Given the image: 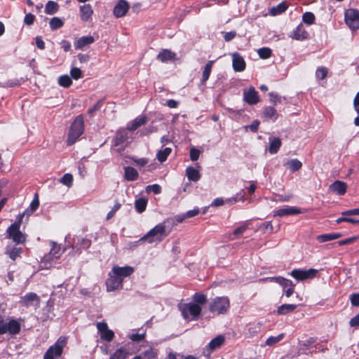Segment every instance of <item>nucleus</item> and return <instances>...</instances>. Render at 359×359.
<instances>
[{
  "label": "nucleus",
  "instance_id": "1",
  "mask_svg": "<svg viewBox=\"0 0 359 359\" xmlns=\"http://www.w3.org/2000/svg\"><path fill=\"white\" fill-rule=\"evenodd\" d=\"M167 226L168 225L166 224L165 222L163 221L149 231L144 236L141 238L140 241H147L149 243L163 241L170 233V231H166Z\"/></svg>",
  "mask_w": 359,
  "mask_h": 359
},
{
  "label": "nucleus",
  "instance_id": "2",
  "mask_svg": "<svg viewBox=\"0 0 359 359\" xmlns=\"http://www.w3.org/2000/svg\"><path fill=\"white\" fill-rule=\"evenodd\" d=\"M85 129L84 119L82 115L77 116L72 123L68 133L67 144H74L79 137L83 133Z\"/></svg>",
  "mask_w": 359,
  "mask_h": 359
},
{
  "label": "nucleus",
  "instance_id": "3",
  "mask_svg": "<svg viewBox=\"0 0 359 359\" xmlns=\"http://www.w3.org/2000/svg\"><path fill=\"white\" fill-rule=\"evenodd\" d=\"M67 344V337L65 336L60 337L55 344L48 348L43 355V359H54V358L61 356Z\"/></svg>",
  "mask_w": 359,
  "mask_h": 359
},
{
  "label": "nucleus",
  "instance_id": "4",
  "mask_svg": "<svg viewBox=\"0 0 359 359\" xmlns=\"http://www.w3.org/2000/svg\"><path fill=\"white\" fill-rule=\"evenodd\" d=\"M230 307L229 299L227 297H217L209 304V311L217 315L226 313Z\"/></svg>",
  "mask_w": 359,
  "mask_h": 359
},
{
  "label": "nucleus",
  "instance_id": "5",
  "mask_svg": "<svg viewBox=\"0 0 359 359\" xmlns=\"http://www.w3.org/2000/svg\"><path fill=\"white\" fill-rule=\"evenodd\" d=\"M20 323L15 319L11 318L7 323H4V317L0 313V335L8 333L11 335H16L20 332Z\"/></svg>",
  "mask_w": 359,
  "mask_h": 359
},
{
  "label": "nucleus",
  "instance_id": "6",
  "mask_svg": "<svg viewBox=\"0 0 359 359\" xmlns=\"http://www.w3.org/2000/svg\"><path fill=\"white\" fill-rule=\"evenodd\" d=\"M178 307L185 320L189 319V315L193 320H197L202 311L201 306L192 302L179 304Z\"/></svg>",
  "mask_w": 359,
  "mask_h": 359
},
{
  "label": "nucleus",
  "instance_id": "7",
  "mask_svg": "<svg viewBox=\"0 0 359 359\" xmlns=\"http://www.w3.org/2000/svg\"><path fill=\"white\" fill-rule=\"evenodd\" d=\"M344 20L351 30L359 29V11L355 8H349L345 11Z\"/></svg>",
  "mask_w": 359,
  "mask_h": 359
},
{
  "label": "nucleus",
  "instance_id": "8",
  "mask_svg": "<svg viewBox=\"0 0 359 359\" xmlns=\"http://www.w3.org/2000/svg\"><path fill=\"white\" fill-rule=\"evenodd\" d=\"M318 273V271L315 269H309L307 270L295 269L290 271V275L297 281H303L314 278Z\"/></svg>",
  "mask_w": 359,
  "mask_h": 359
},
{
  "label": "nucleus",
  "instance_id": "9",
  "mask_svg": "<svg viewBox=\"0 0 359 359\" xmlns=\"http://www.w3.org/2000/svg\"><path fill=\"white\" fill-rule=\"evenodd\" d=\"M224 341L225 337L224 335H217L203 348V354L207 357L210 356L211 353L219 348L224 344Z\"/></svg>",
  "mask_w": 359,
  "mask_h": 359
},
{
  "label": "nucleus",
  "instance_id": "10",
  "mask_svg": "<svg viewBox=\"0 0 359 359\" xmlns=\"http://www.w3.org/2000/svg\"><path fill=\"white\" fill-rule=\"evenodd\" d=\"M20 227L10 226L7 229V237L12 239L16 244H23L26 241V236L20 231Z\"/></svg>",
  "mask_w": 359,
  "mask_h": 359
},
{
  "label": "nucleus",
  "instance_id": "11",
  "mask_svg": "<svg viewBox=\"0 0 359 359\" xmlns=\"http://www.w3.org/2000/svg\"><path fill=\"white\" fill-rule=\"evenodd\" d=\"M128 130L127 128H121L116 131L113 139V145L115 147L123 149L126 146V142L129 138Z\"/></svg>",
  "mask_w": 359,
  "mask_h": 359
},
{
  "label": "nucleus",
  "instance_id": "12",
  "mask_svg": "<svg viewBox=\"0 0 359 359\" xmlns=\"http://www.w3.org/2000/svg\"><path fill=\"white\" fill-rule=\"evenodd\" d=\"M97 329L102 340L110 342L114 339V332L109 329L107 323L104 321L97 323Z\"/></svg>",
  "mask_w": 359,
  "mask_h": 359
},
{
  "label": "nucleus",
  "instance_id": "13",
  "mask_svg": "<svg viewBox=\"0 0 359 359\" xmlns=\"http://www.w3.org/2000/svg\"><path fill=\"white\" fill-rule=\"evenodd\" d=\"M123 280L112 272L109 273V277L106 280V287L108 292L114 291L123 287Z\"/></svg>",
  "mask_w": 359,
  "mask_h": 359
},
{
  "label": "nucleus",
  "instance_id": "14",
  "mask_svg": "<svg viewBox=\"0 0 359 359\" xmlns=\"http://www.w3.org/2000/svg\"><path fill=\"white\" fill-rule=\"evenodd\" d=\"M243 100L250 105L256 104L260 101L258 93L254 87L250 86L247 91H244Z\"/></svg>",
  "mask_w": 359,
  "mask_h": 359
},
{
  "label": "nucleus",
  "instance_id": "15",
  "mask_svg": "<svg viewBox=\"0 0 359 359\" xmlns=\"http://www.w3.org/2000/svg\"><path fill=\"white\" fill-rule=\"evenodd\" d=\"M292 39L304 41L309 38V34L300 23L289 35Z\"/></svg>",
  "mask_w": 359,
  "mask_h": 359
},
{
  "label": "nucleus",
  "instance_id": "16",
  "mask_svg": "<svg viewBox=\"0 0 359 359\" xmlns=\"http://www.w3.org/2000/svg\"><path fill=\"white\" fill-rule=\"evenodd\" d=\"M111 272L123 280L124 278L128 277L133 273L134 268L130 266H114L111 269Z\"/></svg>",
  "mask_w": 359,
  "mask_h": 359
},
{
  "label": "nucleus",
  "instance_id": "17",
  "mask_svg": "<svg viewBox=\"0 0 359 359\" xmlns=\"http://www.w3.org/2000/svg\"><path fill=\"white\" fill-rule=\"evenodd\" d=\"M232 65L235 72H243L245 70L246 64L243 56L238 53L232 54Z\"/></svg>",
  "mask_w": 359,
  "mask_h": 359
},
{
  "label": "nucleus",
  "instance_id": "18",
  "mask_svg": "<svg viewBox=\"0 0 359 359\" xmlns=\"http://www.w3.org/2000/svg\"><path fill=\"white\" fill-rule=\"evenodd\" d=\"M129 8V4L126 0H120L114 8V15L116 18L123 17L128 13Z\"/></svg>",
  "mask_w": 359,
  "mask_h": 359
},
{
  "label": "nucleus",
  "instance_id": "19",
  "mask_svg": "<svg viewBox=\"0 0 359 359\" xmlns=\"http://www.w3.org/2000/svg\"><path fill=\"white\" fill-rule=\"evenodd\" d=\"M156 58L163 63L175 62L177 60L176 53L168 49H162L157 55Z\"/></svg>",
  "mask_w": 359,
  "mask_h": 359
},
{
  "label": "nucleus",
  "instance_id": "20",
  "mask_svg": "<svg viewBox=\"0 0 359 359\" xmlns=\"http://www.w3.org/2000/svg\"><path fill=\"white\" fill-rule=\"evenodd\" d=\"M39 304L40 302V297L34 292H28L21 297L20 303L25 306H30L33 303Z\"/></svg>",
  "mask_w": 359,
  "mask_h": 359
},
{
  "label": "nucleus",
  "instance_id": "21",
  "mask_svg": "<svg viewBox=\"0 0 359 359\" xmlns=\"http://www.w3.org/2000/svg\"><path fill=\"white\" fill-rule=\"evenodd\" d=\"M330 190L337 195L345 194L347 190V184L342 181L337 180L330 186Z\"/></svg>",
  "mask_w": 359,
  "mask_h": 359
},
{
  "label": "nucleus",
  "instance_id": "22",
  "mask_svg": "<svg viewBox=\"0 0 359 359\" xmlns=\"http://www.w3.org/2000/svg\"><path fill=\"white\" fill-rule=\"evenodd\" d=\"M95 39L92 36H85L79 38L74 42V48L76 50H82L84 47L88 46L94 43Z\"/></svg>",
  "mask_w": 359,
  "mask_h": 359
},
{
  "label": "nucleus",
  "instance_id": "23",
  "mask_svg": "<svg viewBox=\"0 0 359 359\" xmlns=\"http://www.w3.org/2000/svg\"><path fill=\"white\" fill-rule=\"evenodd\" d=\"M302 213L300 208L296 207H287L280 208L274 212V216L283 217L287 215H294Z\"/></svg>",
  "mask_w": 359,
  "mask_h": 359
},
{
  "label": "nucleus",
  "instance_id": "24",
  "mask_svg": "<svg viewBox=\"0 0 359 359\" xmlns=\"http://www.w3.org/2000/svg\"><path fill=\"white\" fill-rule=\"evenodd\" d=\"M147 122V117L146 116H139L136 117L127 126V130L129 131H135L138 128L144 126Z\"/></svg>",
  "mask_w": 359,
  "mask_h": 359
},
{
  "label": "nucleus",
  "instance_id": "25",
  "mask_svg": "<svg viewBox=\"0 0 359 359\" xmlns=\"http://www.w3.org/2000/svg\"><path fill=\"white\" fill-rule=\"evenodd\" d=\"M79 11L81 20L83 22L88 21L93 14V10L90 4H84L80 6Z\"/></svg>",
  "mask_w": 359,
  "mask_h": 359
},
{
  "label": "nucleus",
  "instance_id": "26",
  "mask_svg": "<svg viewBox=\"0 0 359 359\" xmlns=\"http://www.w3.org/2000/svg\"><path fill=\"white\" fill-rule=\"evenodd\" d=\"M263 117L266 120L275 121L278 118V114L273 107H266L264 108Z\"/></svg>",
  "mask_w": 359,
  "mask_h": 359
},
{
  "label": "nucleus",
  "instance_id": "27",
  "mask_svg": "<svg viewBox=\"0 0 359 359\" xmlns=\"http://www.w3.org/2000/svg\"><path fill=\"white\" fill-rule=\"evenodd\" d=\"M138 177V172L134 168L128 166L124 168V177L127 181H135Z\"/></svg>",
  "mask_w": 359,
  "mask_h": 359
},
{
  "label": "nucleus",
  "instance_id": "28",
  "mask_svg": "<svg viewBox=\"0 0 359 359\" xmlns=\"http://www.w3.org/2000/svg\"><path fill=\"white\" fill-rule=\"evenodd\" d=\"M215 62L214 60H209L205 66L204 67L203 74H202V79L201 81V83L202 85H205L206 81L208 80L210 75L211 74L212 68L213 63Z\"/></svg>",
  "mask_w": 359,
  "mask_h": 359
},
{
  "label": "nucleus",
  "instance_id": "29",
  "mask_svg": "<svg viewBox=\"0 0 359 359\" xmlns=\"http://www.w3.org/2000/svg\"><path fill=\"white\" fill-rule=\"evenodd\" d=\"M269 152L271 154H276L278 150L280 149L282 142L279 137H273L272 139H269Z\"/></svg>",
  "mask_w": 359,
  "mask_h": 359
},
{
  "label": "nucleus",
  "instance_id": "30",
  "mask_svg": "<svg viewBox=\"0 0 359 359\" xmlns=\"http://www.w3.org/2000/svg\"><path fill=\"white\" fill-rule=\"evenodd\" d=\"M297 307L296 304H284L278 307L276 313L278 315H286L294 311Z\"/></svg>",
  "mask_w": 359,
  "mask_h": 359
},
{
  "label": "nucleus",
  "instance_id": "31",
  "mask_svg": "<svg viewBox=\"0 0 359 359\" xmlns=\"http://www.w3.org/2000/svg\"><path fill=\"white\" fill-rule=\"evenodd\" d=\"M186 175L188 180L192 182H198L201 178V174L199 171L191 166L187 168Z\"/></svg>",
  "mask_w": 359,
  "mask_h": 359
},
{
  "label": "nucleus",
  "instance_id": "32",
  "mask_svg": "<svg viewBox=\"0 0 359 359\" xmlns=\"http://www.w3.org/2000/svg\"><path fill=\"white\" fill-rule=\"evenodd\" d=\"M186 217L184 214L183 215H177L174 217H168L164 221L165 222L168 226H170L172 227L173 226H176L178 224L183 222L186 219Z\"/></svg>",
  "mask_w": 359,
  "mask_h": 359
},
{
  "label": "nucleus",
  "instance_id": "33",
  "mask_svg": "<svg viewBox=\"0 0 359 359\" xmlns=\"http://www.w3.org/2000/svg\"><path fill=\"white\" fill-rule=\"evenodd\" d=\"M130 353L125 347L118 348L109 359H126Z\"/></svg>",
  "mask_w": 359,
  "mask_h": 359
},
{
  "label": "nucleus",
  "instance_id": "34",
  "mask_svg": "<svg viewBox=\"0 0 359 359\" xmlns=\"http://www.w3.org/2000/svg\"><path fill=\"white\" fill-rule=\"evenodd\" d=\"M59 5L53 1H48L45 6V13L48 15H54L59 11Z\"/></svg>",
  "mask_w": 359,
  "mask_h": 359
},
{
  "label": "nucleus",
  "instance_id": "35",
  "mask_svg": "<svg viewBox=\"0 0 359 359\" xmlns=\"http://www.w3.org/2000/svg\"><path fill=\"white\" fill-rule=\"evenodd\" d=\"M288 8V5L285 2H281L276 6H273L270 9L271 15H277L284 13Z\"/></svg>",
  "mask_w": 359,
  "mask_h": 359
},
{
  "label": "nucleus",
  "instance_id": "36",
  "mask_svg": "<svg viewBox=\"0 0 359 359\" xmlns=\"http://www.w3.org/2000/svg\"><path fill=\"white\" fill-rule=\"evenodd\" d=\"M285 165L290 170V171L294 172L301 169L302 163L297 158H294L287 161Z\"/></svg>",
  "mask_w": 359,
  "mask_h": 359
},
{
  "label": "nucleus",
  "instance_id": "37",
  "mask_svg": "<svg viewBox=\"0 0 359 359\" xmlns=\"http://www.w3.org/2000/svg\"><path fill=\"white\" fill-rule=\"evenodd\" d=\"M171 151H172L171 148L165 147L163 149L160 150L157 153L156 158L161 163H163L167 160V158H168V156L170 154Z\"/></svg>",
  "mask_w": 359,
  "mask_h": 359
},
{
  "label": "nucleus",
  "instance_id": "38",
  "mask_svg": "<svg viewBox=\"0 0 359 359\" xmlns=\"http://www.w3.org/2000/svg\"><path fill=\"white\" fill-rule=\"evenodd\" d=\"M49 25L51 30H57L63 27L64 21L58 17H53L50 19Z\"/></svg>",
  "mask_w": 359,
  "mask_h": 359
},
{
  "label": "nucleus",
  "instance_id": "39",
  "mask_svg": "<svg viewBox=\"0 0 359 359\" xmlns=\"http://www.w3.org/2000/svg\"><path fill=\"white\" fill-rule=\"evenodd\" d=\"M192 299L194 301V302H193L194 304H197L198 305H199L201 306L202 305L205 304L208 301L207 296L204 294L199 293V292H196L193 295Z\"/></svg>",
  "mask_w": 359,
  "mask_h": 359
},
{
  "label": "nucleus",
  "instance_id": "40",
  "mask_svg": "<svg viewBox=\"0 0 359 359\" xmlns=\"http://www.w3.org/2000/svg\"><path fill=\"white\" fill-rule=\"evenodd\" d=\"M147 205V201L144 198H140L135 201V208L137 212L142 213L146 210Z\"/></svg>",
  "mask_w": 359,
  "mask_h": 359
},
{
  "label": "nucleus",
  "instance_id": "41",
  "mask_svg": "<svg viewBox=\"0 0 359 359\" xmlns=\"http://www.w3.org/2000/svg\"><path fill=\"white\" fill-rule=\"evenodd\" d=\"M58 83L60 86L69 88L72 84V81L70 76L65 74L59 77Z\"/></svg>",
  "mask_w": 359,
  "mask_h": 359
},
{
  "label": "nucleus",
  "instance_id": "42",
  "mask_svg": "<svg viewBox=\"0 0 359 359\" xmlns=\"http://www.w3.org/2000/svg\"><path fill=\"white\" fill-rule=\"evenodd\" d=\"M315 20V15L311 12H306L302 15L303 22L308 25L314 24Z\"/></svg>",
  "mask_w": 359,
  "mask_h": 359
},
{
  "label": "nucleus",
  "instance_id": "43",
  "mask_svg": "<svg viewBox=\"0 0 359 359\" xmlns=\"http://www.w3.org/2000/svg\"><path fill=\"white\" fill-rule=\"evenodd\" d=\"M257 53L259 57L264 60L269 58L272 55L271 49L267 47L259 48Z\"/></svg>",
  "mask_w": 359,
  "mask_h": 359
},
{
  "label": "nucleus",
  "instance_id": "44",
  "mask_svg": "<svg viewBox=\"0 0 359 359\" xmlns=\"http://www.w3.org/2000/svg\"><path fill=\"white\" fill-rule=\"evenodd\" d=\"M22 252V248L15 247L8 251V255L12 260L15 261L18 257H20Z\"/></svg>",
  "mask_w": 359,
  "mask_h": 359
},
{
  "label": "nucleus",
  "instance_id": "45",
  "mask_svg": "<svg viewBox=\"0 0 359 359\" xmlns=\"http://www.w3.org/2000/svg\"><path fill=\"white\" fill-rule=\"evenodd\" d=\"M328 73V70L325 67H319L317 68L316 72V78L323 80L326 78Z\"/></svg>",
  "mask_w": 359,
  "mask_h": 359
},
{
  "label": "nucleus",
  "instance_id": "46",
  "mask_svg": "<svg viewBox=\"0 0 359 359\" xmlns=\"http://www.w3.org/2000/svg\"><path fill=\"white\" fill-rule=\"evenodd\" d=\"M103 101L102 100H98L93 107L88 109V114L93 116H94L95 113L97 111H100L102 107Z\"/></svg>",
  "mask_w": 359,
  "mask_h": 359
},
{
  "label": "nucleus",
  "instance_id": "47",
  "mask_svg": "<svg viewBox=\"0 0 359 359\" xmlns=\"http://www.w3.org/2000/svg\"><path fill=\"white\" fill-rule=\"evenodd\" d=\"M60 182L65 184V185H67L68 187H70L72 186V182H73V176L72 174L70 173H66L65 174L61 180H60Z\"/></svg>",
  "mask_w": 359,
  "mask_h": 359
},
{
  "label": "nucleus",
  "instance_id": "48",
  "mask_svg": "<svg viewBox=\"0 0 359 359\" xmlns=\"http://www.w3.org/2000/svg\"><path fill=\"white\" fill-rule=\"evenodd\" d=\"M161 187L158 184H154L148 185L146 187L147 192H153L155 194H159L161 193Z\"/></svg>",
  "mask_w": 359,
  "mask_h": 359
},
{
  "label": "nucleus",
  "instance_id": "49",
  "mask_svg": "<svg viewBox=\"0 0 359 359\" xmlns=\"http://www.w3.org/2000/svg\"><path fill=\"white\" fill-rule=\"evenodd\" d=\"M270 102L274 105L281 102V97L275 92H271L269 93Z\"/></svg>",
  "mask_w": 359,
  "mask_h": 359
},
{
  "label": "nucleus",
  "instance_id": "50",
  "mask_svg": "<svg viewBox=\"0 0 359 359\" xmlns=\"http://www.w3.org/2000/svg\"><path fill=\"white\" fill-rule=\"evenodd\" d=\"M284 337L283 334H280L277 337H270L266 341V344L268 346L273 345L280 341Z\"/></svg>",
  "mask_w": 359,
  "mask_h": 359
},
{
  "label": "nucleus",
  "instance_id": "51",
  "mask_svg": "<svg viewBox=\"0 0 359 359\" xmlns=\"http://www.w3.org/2000/svg\"><path fill=\"white\" fill-rule=\"evenodd\" d=\"M71 77L75 80L81 79L83 76L81 70L78 67H73L70 70Z\"/></svg>",
  "mask_w": 359,
  "mask_h": 359
},
{
  "label": "nucleus",
  "instance_id": "52",
  "mask_svg": "<svg viewBox=\"0 0 359 359\" xmlns=\"http://www.w3.org/2000/svg\"><path fill=\"white\" fill-rule=\"evenodd\" d=\"M60 247L56 245L55 243H53V246L50 250V255L54 258H59L60 255Z\"/></svg>",
  "mask_w": 359,
  "mask_h": 359
},
{
  "label": "nucleus",
  "instance_id": "53",
  "mask_svg": "<svg viewBox=\"0 0 359 359\" xmlns=\"http://www.w3.org/2000/svg\"><path fill=\"white\" fill-rule=\"evenodd\" d=\"M143 353L147 359H158L157 351L153 348L147 350Z\"/></svg>",
  "mask_w": 359,
  "mask_h": 359
},
{
  "label": "nucleus",
  "instance_id": "54",
  "mask_svg": "<svg viewBox=\"0 0 359 359\" xmlns=\"http://www.w3.org/2000/svg\"><path fill=\"white\" fill-rule=\"evenodd\" d=\"M317 241L320 243H325L333 240L332 233H324L317 236Z\"/></svg>",
  "mask_w": 359,
  "mask_h": 359
},
{
  "label": "nucleus",
  "instance_id": "55",
  "mask_svg": "<svg viewBox=\"0 0 359 359\" xmlns=\"http://www.w3.org/2000/svg\"><path fill=\"white\" fill-rule=\"evenodd\" d=\"M129 339L133 341L140 342L144 339L145 333L139 334V333H133L129 335Z\"/></svg>",
  "mask_w": 359,
  "mask_h": 359
},
{
  "label": "nucleus",
  "instance_id": "56",
  "mask_svg": "<svg viewBox=\"0 0 359 359\" xmlns=\"http://www.w3.org/2000/svg\"><path fill=\"white\" fill-rule=\"evenodd\" d=\"M35 18V15H33L32 13H27L25 16L24 22L27 25H32L34 22Z\"/></svg>",
  "mask_w": 359,
  "mask_h": 359
},
{
  "label": "nucleus",
  "instance_id": "57",
  "mask_svg": "<svg viewBox=\"0 0 359 359\" xmlns=\"http://www.w3.org/2000/svg\"><path fill=\"white\" fill-rule=\"evenodd\" d=\"M121 204L119 203H116L114 207L112 208V209L107 213V219L109 220L111 218H112L115 213L116 212V211H118L120 208H121Z\"/></svg>",
  "mask_w": 359,
  "mask_h": 359
},
{
  "label": "nucleus",
  "instance_id": "58",
  "mask_svg": "<svg viewBox=\"0 0 359 359\" xmlns=\"http://www.w3.org/2000/svg\"><path fill=\"white\" fill-rule=\"evenodd\" d=\"M201 151L196 149V148H191L190 149V159L193 161H197L199 158Z\"/></svg>",
  "mask_w": 359,
  "mask_h": 359
},
{
  "label": "nucleus",
  "instance_id": "59",
  "mask_svg": "<svg viewBox=\"0 0 359 359\" xmlns=\"http://www.w3.org/2000/svg\"><path fill=\"white\" fill-rule=\"evenodd\" d=\"M39 196H38V194H36L34 199L32 200V201L30 203L29 207H30L32 212H34L39 208Z\"/></svg>",
  "mask_w": 359,
  "mask_h": 359
},
{
  "label": "nucleus",
  "instance_id": "60",
  "mask_svg": "<svg viewBox=\"0 0 359 359\" xmlns=\"http://www.w3.org/2000/svg\"><path fill=\"white\" fill-rule=\"evenodd\" d=\"M351 304L353 306H359V293H353L350 295Z\"/></svg>",
  "mask_w": 359,
  "mask_h": 359
},
{
  "label": "nucleus",
  "instance_id": "61",
  "mask_svg": "<svg viewBox=\"0 0 359 359\" xmlns=\"http://www.w3.org/2000/svg\"><path fill=\"white\" fill-rule=\"evenodd\" d=\"M24 217H25V212L18 214L16 217L15 221L12 224H11V226L20 227V226L22 223V219H23Z\"/></svg>",
  "mask_w": 359,
  "mask_h": 359
},
{
  "label": "nucleus",
  "instance_id": "62",
  "mask_svg": "<svg viewBox=\"0 0 359 359\" xmlns=\"http://www.w3.org/2000/svg\"><path fill=\"white\" fill-rule=\"evenodd\" d=\"M247 229H248V224H243V225H241L234 229L233 235L236 236H238L241 233H243Z\"/></svg>",
  "mask_w": 359,
  "mask_h": 359
},
{
  "label": "nucleus",
  "instance_id": "63",
  "mask_svg": "<svg viewBox=\"0 0 359 359\" xmlns=\"http://www.w3.org/2000/svg\"><path fill=\"white\" fill-rule=\"evenodd\" d=\"M259 124V121L255 120L252 122L250 125L246 126L245 128H249L251 132L256 133L258 130Z\"/></svg>",
  "mask_w": 359,
  "mask_h": 359
},
{
  "label": "nucleus",
  "instance_id": "64",
  "mask_svg": "<svg viewBox=\"0 0 359 359\" xmlns=\"http://www.w3.org/2000/svg\"><path fill=\"white\" fill-rule=\"evenodd\" d=\"M79 245H80L81 248H82L83 250H87L91 245V241L90 239L83 238L81 241Z\"/></svg>",
  "mask_w": 359,
  "mask_h": 359
}]
</instances>
